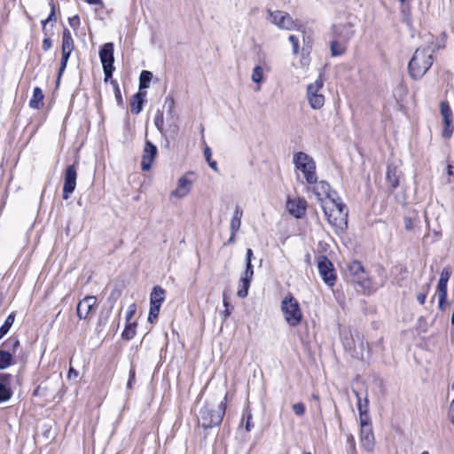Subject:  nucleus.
<instances>
[{"label": "nucleus", "mask_w": 454, "mask_h": 454, "mask_svg": "<svg viewBox=\"0 0 454 454\" xmlns=\"http://www.w3.org/2000/svg\"><path fill=\"white\" fill-rule=\"evenodd\" d=\"M321 207L333 227L341 231L348 228V209L339 198L325 200Z\"/></svg>", "instance_id": "nucleus-1"}, {"label": "nucleus", "mask_w": 454, "mask_h": 454, "mask_svg": "<svg viewBox=\"0 0 454 454\" xmlns=\"http://www.w3.org/2000/svg\"><path fill=\"white\" fill-rule=\"evenodd\" d=\"M227 395L219 404L215 406L212 403H206L200 409L199 415V425L205 429L219 426L223 419L226 410Z\"/></svg>", "instance_id": "nucleus-2"}, {"label": "nucleus", "mask_w": 454, "mask_h": 454, "mask_svg": "<svg viewBox=\"0 0 454 454\" xmlns=\"http://www.w3.org/2000/svg\"><path fill=\"white\" fill-rule=\"evenodd\" d=\"M428 48L417 49L409 62L410 75L414 79H420L431 67L434 62L433 51Z\"/></svg>", "instance_id": "nucleus-3"}, {"label": "nucleus", "mask_w": 454, "mask_h": 454, "mask_svg": "<svg viewBox=\"0 0 454 454\" xmlns=\"http://www.w3.org/2000/svg\"><path fill=\"white\" fill-rule=\"evenodd\" d=\"M266 13V20L270 24L276 26L278 29L300 31L302 27L301 22L299 20H294L292 16L286 12L280 10L272 11L268 9Z\"/></svg>", "instance_id": "nucleus-4"}, {"label": "nucleus", "mask_w": 454, "mask_h": 454, "mask_svg": "<svg viewBox=\"0 0 454 454\" xmlns=\"http://www.w3.org/2000/svg\"><path fill=\"white\" fill-rule=\"evenodd\" d=\"M293 161L295 169L303 174L307 184H311L316 183V162L312 157L303 152H299L294 153Z\"/></svg>", "instance_id": "nucleus-5"}, {"label": "nucleus", "mask_w": 454, "mask_h": 454, "mask_svg": "<svg viewBox=\"0 0 454 454\" xmlns=\"http://www.w3.org/2000/svg\"><path fill=\"white\" fill-rule=\"evenodd\" d=\"M281 311L286 323L295 327L302 320V312L298 301L292 295H286L281 301Z\"/></svg>", "instance_id": "nucleus-6"}, {"label": "nucleus", "mask_w": 454, "mask_h": 454, "mask_svg": "<svg viewBox=\"0 0 454 454\" xmlns=\"http://www.w3.org/2000/svg\"><path fill=\"white\" fill-rule=\"evenodd\" d=\"M99 58L102 63V67L105 74V81L106 82L109 78L112 77L113 72L114 70V43H105L100 51H99Z\"/></svg>", "instance_id": "nucleus-7"}, {"label": "nucleus", "mask_w": 454, "mask_h": 454, "mask_svg": "<svg viewBox=\"0 0 454 454\" xmlns=\"http://www.w3.org/2000/svg\"><path fill=\"white\" fill-rule=\"evenodd\" d=\"M165 300V290L160 286H155L150 294V310L148 315V321L154 323L158 318L160 306Z\"/></svg>", "instance_id": "nucleus-8"}, {"label": "nucleus", "mask_w": 454, "mask_h": 454, "mask_svg": "<svg viewBox=\"0 0 454 454\" xmlns=\"http://www.w3.org/2000/svg\"><path fill=\"white\" fill-rule=\"evenodd\" d=\"M317 268L323 281L327 286H333L336 275L333 262L325 255H320L317 258Z\"/></svg>", "instance_id": "nucleus-9"}, {"label": "nucleus", "mask_w": 454, "mask_h": 454, "mask_svg": "<svg viewBox=\"0 0 454 454\" xmlns=\"http://www.w3.org/2000/svg\"><path fill=\"white\" fill-rule=\"evenodd\" d=\"M3 346L6 347L8 350L0 348V370L6 369L14 364L13 356L11 351L15 353L20 346V341L18 339H9L3 343Z\"/></svg>", "instance_id": "nucleus-10"}, {"label": "nucleus", "mask_w": 454, "mask_h": 454, "mask_svg": "<svg viewBox=\"0 0 454 454\" xmlns=\"http://www.w3.org/2000/svg\"><path fill=\"white\" fill-rule=\"evenodd\" d=\"M441 114L443 121L442 136L445 139L451 137L454 131L453 114L448 102H441Z\"/></svg>", "instance_id": "nucleus-11"}, {"label": "nucleus", "mask_w": 454, "mask_h": 454, "mask_svg": "<svg viewBox=\"0 0 454 454\" xmlns=\"http://www.w3.org/2000/svg\"><path fill=\"white\" fill-rule=\"evenodd\" d=\"M77 167L75 164L69 165L65 170L63 199L67 200L76 187Z\"/></svg>", "instance_id": "nucleus-12"}, {"label": "nucleus", "mask_w": 454, "mask_h": 454, "mask_svg": "<svg viewBox=\"0 0 454 454\" xmlns=\"http://www.w3.org/2000/svg\"><path fill=\"white\" fill-rule=\"evenodd\" d=\"M348 272L352 280L364 288H369L371 282L367 277L364 266L358 261L352 262L348 266Z\"/></svg>", "instance_id": "nucleus-13"}, {"label": "nucleus", "mask_w": 454, "mask_h": 454, "mask_svg": "<svg viewBox=\"0 0 454 454\" xmlns=\"http://www.w3.org/2000/svg\"><path fill=\"white\" fill-rule=\"evenodd\" d=\"M286 208L290 215L295 218H301L305 215L307 208V201L303 198L288 197L286 200Z\"/></svg>", "instance_id": "nucleus-14"}, {"label": "nucleus", "mask_w": 454, "mask_h": 454, "mask_svg": "<svg viewBox=\"0 0 454 454\" xmlns=\"http://www.w3.org/2000/svg\"><path fill=\"white\" fill-rule=\"evenodd\" d=\"M157 146L150 140H146L144 147L143 158L141 161V168L144 171H148L151 168L152 163L157 154Z\"/></svg>", "instance_id": "nucleus-15"}, {"label": "nucleus", "mask_w": 454, "mask_h": 454, "mask_svg": "<svg viewBox=\"0 0 454 454\" xmlns=\"http://www.w3.org/2000/svg\"><path fill=\"white\" fill-rule=\"evenodd\" d=\"M95 296H86L78 302L76 312L80 319H86L96 306Z\"/></svg>", "instance_id": "nucleus-16"}, {"label": "nucleus", "mask_w": 454, "mask_h": 454, "mask_svg": "<svg viewBox=\"0 0 454 454\" xmlns=\"http://www.w3.org/2000/svg\"><path fill=\"white\" fill-rule=\"evenodd\" d=\"M313 186L311 188V191L316 195L317 199L321 201V205L323 204V201L325 200H333L334 198L332 196L331 192V186L330 184L325 181H320L312 184Z\"/></svg>", "instance_id": "nucleus-17"}, {"label": "nucleus", "mask_w": 454, "mask_h": 454, "mask_svg": "<svg viewBox=\"0 0 454 454\" xmlns=\"http://www.w3.org/2000/svg\"><path fill=\"white\" fill-rule=\"evenodd\" d=\"M333 33L340 41L348 43L354 36L355 30L352 24L345 23L333 25Z\"/></svg>", "instance_id": "nucleus-18"}, {"label": "nucleus", "mask_w": 454, "mask_h": 454, "mask_svg": "<svg viewBox=\"0 0 454 454\" xmlns=\"http://www.w3.org/2000/svg\"><path fill=\"white\" fill-rule=\"evenodd\" d=\"M360 441L362 447L368 452L372 451L374 448V435L372 427H364L361 428Z\"/></svg>", "instance_id": "nucleus-19"}, {"label": "nucleus", "mask_w": 454, "mask_h": 454, "mask_svg": "<svg viewBox=\"0 0 454 454\" xmlns=\"http://www.w3.org/2000/svg\"><path fill=\"white\" fill-rule=\"evenodd\" d=\"M401 176V171L398 168L393 164H388L386 173V180L388 186L395 190L399 186V180Z\"/></svg>", "instance_id": "nucleus-20"}, {"label": "nucleus", "mask_w": 454, "mask_h": 454, "mask_svg": "<svg viewBox=\"0 0 454 454\" xmlns=\"http://www.w3.org/2000/svg\"><path fill=\"white\" fill-rule=\"evenodd\" d=\"M192 186V182L188 180L185 176H182L178 179L177 187L171 192L172 196L183 198L186 196Z\"/></svg>", "instance_id": "nucleus-21"}, {"label": "nucleus", "mask_w": 454, "mask_h": 454, "mask_svg": "<svg viewBox=\"0 0 454 454\" xmlns=\"http://www.w3.org/2000/svg\"><path fill=\"white\" fill-rule=\"evenodd\" d=\"M145 92H137L132 96L130 99V111L134 114H138L143 109Z\"/></svg>", "instance_id": "nucleus-22"}, {"label": "nucleus", "mask_w": 454, "mask_h": 454, "mask_svg": "<svg viewBox=\"0 0 454 454\" xmlns=\"http://www.w3.org/2000/svg\"><path fill=\"white\" fill-rule=\"evenodd\" d=\"M331 55L333 57L341 56L346 52V43L340 41L338 38L330 43Z\"/></svg>", "instance_id": "nucleus-23"}, {"label": "nucleus", "mask_w": 454, "mask_h": 454, "mask_svg": "<svg viewBox=\"0 0 454 454\" xmlns=\"http://www.w3.org/2000/svg\"><path fill=\"white\" fill-rule=\"evenodd\" d=\"M242 215H243L242 210L239 207H236V208L233 212L232 217L231 219V223H230L231 232H238L239 231L240 225H241Z\"/></svg>", "instance_id": "nucleus-24"}, {"label": "nucleus", "mask_w": 454, "mask_h": 454, "mask_svg": "<svg viewBox=\"0 0 454 454\" xmlns=\"http://www.w3.org/2000/svg\"><path fill=\"white\" fill-rule=\"evenodd\" d=\"M43 98V90L39 87H35L33 90V96L29 100V106L33 109H39Z\"/></svg>", "instance_id": "nucleus-25"}, {"label": "nucleus", "mask_w": 454, "mask_h": 454, "mask_svg": "<svg viewBox=\"0 0 454 454\" xmlns=\"http://www.w3.org/2000/svg\"><path fill=\"white\" fill-rule=\"evenodd\" d=\"M353 393L355 394L356 399H357V409L359 411V416L363 417L365 416L366 413H368L369 409V401L367 398V395L362 399L360 396V394L356 390H353Z\"/></svg>", "instance_id": "nucleus-26"}, {"label": "nucleus", "mask_w": 454, "mask_h": 454, "mask_svg": "<svg viewBox=\"0 0 454 454\" xmlns=\"http://www.w3.org/2000/svg\"><path fill=\"white\" fill-rule=\"evenodd\" d=\"M324 81L322 79V75L320 74L318 78L313 82L307 86V98L312 97V95L319 94L318 91L323 88Z\"/></svg>", "instance_id": "nucleus-27"}, {"label": "nucleus", "mask_w": 454, "mask_h": 454, "mask_svg": "<svg viewBox=\"0 0 454 454\" xmlns=\"http://www.w3.org/2000/svg\"><path fill=\"white\" fill-rule=\"evenodd\" d=\"M51 6V12L47 19L42 20V30L45 35H48L47 29H46V24L49 22H51L52 25L57 22V16H56V6L53 1L50 2Z\"/></svg>", "instance_id": "nucleus-28"}, {"label": "nucleus", "mask_w": 454, "mask_h": 454, "mask_svg": "<svg viewBox=\"0 0 454 454\" xmlns=\"http://www.w3.org/2000/svg\"><path fill=\"white\" fill-rule=\"evenodd\" d=\"M62 50L71 51L74 50V40L70 31L67 28H64L62 35Z\"/></svg>", "instance_id": "nucleus-29"}, {"label": "nucleus", "mask_w": 454, "mask_h": 454, "mask_svg": "<svg viewBox=\"0 0 454 454\" xmlns=\"http://www.w3.org/2000/svg\"><path fill=\"white\" fill-rule=\"evenodd\" d=\"M308 101L311 108L317 110L324 106L325 98L323 94H317L309 97V98H308Z\"/></svg>", "instance_id": "nucleus-30"}, {"label": "nucleus", "mask_w": 454, "mask_h": 454, "mask_svg": "<svg viewBox=\"0 0 454 454\" xmlns=\"http://www.w3.org/2000/svg\"><path fill=\"white\" fill-rule=\"evenodd\" d=\"M153 79V73L147 70H143L139 75V90L147 89Z\"/></svg>", "instance_id": "nucleus-31"}, {"label": "nucleus", "mask_w": 454, "mask_h": 454, "mask_svg": "<svg viewBox=\"0 0 454 454\" xmlns=\"http://www.w3.org/2000/svg\"><path fill=\"white\" fill-rule=\"evenodd\" d=\"M15 319V314L14 312H12L7 318L5 319L4 323L0 327V340L7 334V333L10 331L12 325L14 323Z\"/></svg>", "instance_id": "nucleus-32"}, {"label": "nucleus", "mask_w": 454, "mask_h": 454, "mask_svg": "<svg viewBox=\"0 0 454 454\" xmlns=\"http://www.w3.org/2000/svg\"><path fill=\"white\" fill-rule=\"evenodd\" d=\"M13 395L11 386L0 384V403L8 402Z\"/></svg>", "instance_id": "nucleus-33"}, {"label": "nucleus", "mask_w": 454, "mask_h": 454, "mask_svg": "<svg viewBox=\"0 0 454 454\" xmlns=\"http://www.w3.org/2000/svg\"><path fill=\"white\" fill-rule=\"evenodd\" d=\"M136 327H137L136 323H130V322L127 323V325L121 333L122 338L127 340L133 339L136 334Z\"/></svg>", "instance_id": "nucleus-34"}, {"label": "nucleus", "mask_w": 454, "mask_h": 454, "mask_svg": "<svg viewBox=\"0 0 454 454\" xmlns=\"http://www.w3.org/2000/svg\"><path fill=\"white\" fill-rule=\"evenodd\" d=\"M251 280L241 278H240V288L237 292V295L240 298H246L248 294V289L250 287Z\"/></svg>", "instance_id": "nucleus-35"}, {"label": "nucleus", "mask_w": 454, "mask_h": 454, "mask_svg": "<svg viewBox=\"0 0 454 454\" xmlns=\"http://www.w3.org/2000/svg\"><path fill=\"white\" fill-rule=\"evenodd\" d=\"M251 280L241 278H240V288L237 292V295L240 298H246L248 294V289L250 287Z\"/></svg>", "instance_id": "nucleus-36"}, {"label": "nucleus", "mask_w": 454, "mask_h": 454, "mask_svg": "<svg viewBox=\"0 0 454 454\" xmlns=\"http://www.w3.org/2000/svg\"><path fill=\"white\" fill-rule=\"evenodd\" d=\"M204 156H205V159L207 160V162L208 163L209 167L215 172L218 171V168H217V162L215 160H213L211 156H212V152H211V149L209 146L206 145L205 148H204Z\"/></svg>", "instance_id": "nucleus-37"}, {"label": "nucleus", "mask_w": 454, "mask_h": 454, "mask_svg": "<svg viewBox=\"0 0 454 454\" xmlns=\"http://www.w3.org/2000/svg\"><path fill=\"white\" fill-rule=\"evenodd\" d=\"M71 52H72L71 51L62 50L61 62H60V67H59V75H58L59 80L60 79V76L62 75L63 72L65 71V69L67 67V61L70 57Z\"/></svg>", "instance_id": "nucleus-38"}, {"label": "nucleus", "mask_w": 454, "mask_h": 454, "mask_svg": "<svg viewBox=\"0 0 454 454\" xmlns=\"http://www.w3.org/2000/svg\"><path fill=\"white\" fill-rule=\"evenodd\" d=\"M252 81L254 82H256V83H260L262 82V78H263V69L262 67L260 66H256L254 69H253V73H252Z\"/></svg>", "instance_id": "nucleus-39"}, {"label": "nucleus", "mask_w": 454, "mask_h": 454, "mask_svg": "<svg viewBox=\"0 0 454 454\" xmlns=\"http://www.w3.org/2000/svg\"><path fill=\"white\" fill-rule=\"evenodd\" d=\"M223 306L225 307V309H224V311L223 313V320L225 321V320H227L229 316L231 315V309H233V307L228 301L227 295H226L225 293H223Z\"/></svg>", "instance_id": "nucleus-40"}, {"label": "nucleus", "mask_w": 454, "mask_h": 454, "mask_svg": "<svg viewBox=\"0 0 454 454\" xmlns=\"http://www.w3.org/2000/svg\"><path fill=\"white\" fill-rule=\"evenodd\" d=\"M429 288L430 285L426 284L422 286L421 291L417 294L416 298L419 304L423 305L425 303Z\"/></svg>", "instance_id": "nucleus-41"}, {"label": "nucleus", "mask_w": 454, "mask_h": 454, "mask_svg": "<svg viewBox=\"0 0 454 454\" xmlns=\"http://www.w3.org/2000/svg\"><path fill=\"white\" fill-rule=\"evenodd\" d=\"M163 107L167 109L168 114L173 115L174 108H175V100L172 97L168 96L165 98Z\"/></svg>", "instance_id": "nucleus-42"}, {"label": "nucleus", "mask_w": 454, "mask_h": 454, "mask_svg": "<svg viewBox=\"0 0 454 454\" xmlns=\"http://www.w3.org/2000/svg\"><path fill=\"white\" fill-rule=\"evenodd\" d=\"M164 124V118H163V113L160 110H158L156 116L154 118V125L158 129V130L161 131L163 129Z\"/></svg>", "instance_id": "nucleus-43"}, {"label": "nucleus", "mask_w": 454, "mask_h": 454, "mask_svg": "<svg viewBox=\"0 0 454 454\" xmlns=\"http://www.w3.org/2000/svg\"><path fill=\"white\" fill-rule=\"evenodd\" d=\"M293 411L296 416H302L305 413L306 408L303 403H296L293 404Z\"/></svg>", "instance_id": "nucleus-44"}, {"label": "nucleus", "mask_w": 454, "mask_h": 454, "mask_svg": "<svg viewBox=\"0 0 454 454\" xmlns=\"http://www.w3.org/2000/svg\"><path fill=\"white\" fill-rule=\"evenodd\" d=\"M112 83L114 85V96H115L116 102L119 106H121V105H122L123 100H122V97H121V90L119 88V84L117 83L116 81H113Z\"/></svg>", "instance_id": "nucleus-45"}, {"label": "nucleus", "mask_w": 454, "mask_h": 454, "mask_svg": "<svg viewBox=\"0 0 454 454\" xmlns=\"http://www.w3.org/2000/svg\"><path fill=\"white\" fill-rule=\"evenodd\" d=\"M289 42L293 47V53L296 55L299 52V39L297 36L291 35L288 37Z\"/></svg>", "instance_id": "nucleus-46"}, {"label": "nucleus", "mask_w": 454, "mask_h": 454, "mask_svg": "<svg viewBox=\"0 0 454 454\" xmlns=\"http://www.w3.org/2000/svg\"><path fill=\"white\" fill-rule=\"evenodd\" d=\"M436 294L447 297V283L438 281Z\"/></svg>", "instance_id": "nucleus-47"}, {"label": "nucleus", "mask_w": 454, "mask_h": 454, "mask_svg": "<svg viewBox=\"0 0 454 454\" xmlns=\"http://www.w3.org/2000/svg\"><path fill=\"white\" fill-rule=\"evenodd\" d=\"M12 380V375L10 373H0V384H4L5 386H11Z\"/></svg>", "instance_id": "nucleus-48"}, {"label": "nucleus", "mask_w": 454, "mask_h": 454, "mask_svg": "<svg viewBox=\"0 0 454 454\" xmlns=\"http://www.w3.org/2000/svg\"><path fill=\"white\" fill-rule=\"evenodd\" d=\"M254 276V269L252 264H246V270L244 275L241 277L243 278L252 280Z\"/></svg>", "instance_id": "nucleus-49"}, {"label": "nucleus", "mask_w": 454, "mask_h": 454, "mask_svg": "<svg viewBox=\"0 0 454 454\" xmlns=\"http://www.w3.org/2000/svg\"><path fill=\"white\" fill-rule=\"evenodd\" d=\"M68 23L70 27L74 29L77 28L80 25V18L78 15H74L68 19Z\"/></svg>", "instance_id": "nucleus-50"}, {"label": "nucleus", "mask_w": 454, "mask_h": 454, "mask_svg": "<svg viewBox=\"0 0 454 454\" xmlns=\"http://www.w3.org/2000/svg\"><path fill=\"white\" fill-rule=\"evenodd\" d=\"M450 277V271L448 269H443L442 271L441 272L439 281L445 282L448 284Z\"/></svg>", "instance_id": "nucleus-51"}, {"label": "nucleus", "mask_w": 454, "mask_h": 454, "mask_svg": "<svg viewBox=\"0 0 454 454\" xmlns=\"http://www.w3.org/2000/svg\"><path fill=\"white\" fill-rule=\"evenodd\" d=\"M136 312V305L132 304L129 307L127 313H126V321L129 323L131 319V317L134 316Z\"/></svg>", "instance_id": "nucleus-52"}, {"label": "nucleus", "mask_w": 454, "mask_h": 454, "mask_svg": "<svg viewBox=\"0 0 454 454\" xmlns=\"http://www.w3.org/2000/svg\"><path fill=\"white\" fill-rule=\"evenodd\" d=\"M254 427V424L252 422V414L250 411H247V421H246V430L249 432Z\"/></svg>", "instance_id": "nucleus-53"}, {"label": "nucleus", "mask_w": 454, "mask_h": 454, "mask_svg": "<svg viewBox=\"0 0 454 454\" xmlns=\"http://www.w3.org/2000/svg\"><path fill=\"white\" fill-rule=\"evenodd\" d=\"M52 46V40L50 37H46L43 40V51H49Z\"/></svg>", "instance_id": "nucleus-54"}, {"label": "nucleus", "mask_w": 454, "mask_h": 454, "mask_svg": "<svg viewBox=\"0 0 454 454\" xmlns=\"http://www.w3.org/2000/svg\"><path fill=\"white\" fill-rule=\"evenodd\" d=\"M438 297V307L441 310H444L446 309V296H437Z\"/></svg>", "instance_id": "nucleus-55"}, {"label": "nucleus", "mask_w": 454, "mask_h": 454, "mask_svg": "<svg viewBox=\"0 0 454 454\" xmlns=\"http://www.w3.org/2000/svg\"><path fill=\"white\" fill-rule=\"evenodd\" d=\"M134 382H135V371L131 369L129 371V380L127 382V387L131 388Z\"/></svg>", "instance_id": "nucleus-56"}, {"label": "nucleus", "mask_w": 454, "mask_h": 454, "mask_svg": "<svg viewBox=\"0 0 454 454\" xmlns=\"http://www.w3.org/2000/svg\"><path fill=\"white\" fill-rule=\"evenodd\" d=\"M253 251L251 248L247 249L246 264H252Z\"/></svg>", "instance_id": "nucleus-57"}, {"label": "nucleus", "mask_w": 454, "mask_h": 454, "mask_svg": "<svg viewBox=\"0 0 454 454\" xmlns=\"http://www.w3.org/2000/svg\"><path fill=\"white\" fill-rule=\"evenodd\" d=\"M449 417H450L452 424L454 425V399L452 400V402L450 403V405Z\"/></svg>", "instance_id": "nucleus-58"}, {"label": "nucleus", "mask_w": 454, "mask_h": 454, "mask_svg": "<svg viewBox=\"0 0 454 454\" xmlns=\"http://www.w3.org/2000/svg\"><path fill=\"white\" fill-rule=\"evenodd\" d=\"M363 425L364 427H372L368 422V415L367 414L365 416L360 417L361 428H363Z\"/></svg>", "instance_id": "nucleus-59"}, {"label": "nucleus", "mask_w": 454, "mask_h": 454, "mask_svg": "<svg viewBox=\"0 0 454 454\" xmlns=\"http://www.w3.org/2000/svg\"><path fill=\"white\" fill-rule=\"evenodd\" d=\"M347 442L350 445V447L355 450L356 442L354 436L352 434H348L347 437Z\"/></svg>", "instance_id": "nucleus-60"}, {"label": "nucleus", "mask_w": 454, "mask_h": 454, "mask_svg": "<svg viewBox=\"0 0 454 454\" xmlns=\"http://www.w3.org/2000/svg\"><path fill=\"white\" fill-rule=\"evenodd\" d=\"M78 376V372L74 369L73 367H70L67 373V378L71 379L72 377L76 378Z\"/></svg>", "instance_id": "nucleus-61"}, {"label": "nucleus", "mask_w": 454, "mask_h": 454, "mask_svg": "<svg viewBox=\"0 0 454 454\" xmlns=\"http://www.w3.org/2000/svg\"><path fill=\"white\" fill-rule=\"evenodd\" d=\"M405 229L411 231L413 228L412 221L411 218L404 219Z\"/></svg>", "instance_id": "nucleus-62"}, {"label": "nucleus", "mask_w": 454, "mask_h": 454, "mask_svg": "<svg viewBox=\"0 0 454 454\" xmlns=\"http://www.w3.org/2000/svg\"><path fill=\"white\" fill-rule=\"evenodd\" d=\"M236 233L237 232H231L227 244H233L236 241Z\"/></svg>", "instance_id": "nucleus-63"}, {"label": "nucleus", "mask_w": 454, "mask_h": 454, "mask_svg": "<svg viewBox=\"0 0 454 454\" xmlns=\"http://www.w3.org/2000/svg\"><path fill=\"white\" fill-rule=\"evenodd\" d=\"M86 2L90 4L93 5H102L103 2L102 0H86Z\"/></svg>", "instance_id": "nucleus-64"}]
</instances>
